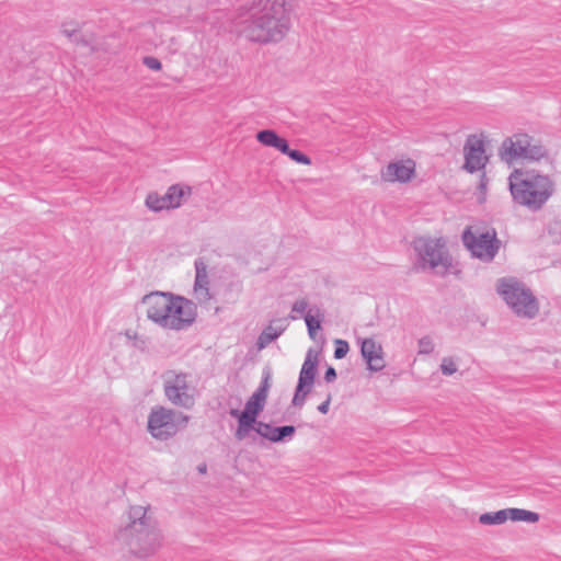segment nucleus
<instances>
[{
  "label": "nucleus",
  "instance_id": "393cba45",
  "mask_svg": "<svg viewBox=\"0 0 561 561\" xmlns=\"http://www.w3.org/2000/svg\"><path fill=\"white\" fill-rule=\"evenodd\" d=\"M271 379H272V375H271L270 369H264L263 374H262L261 383H260L259 388L254 392H256L259 394H262V396L267 398L268 390L271 388Z\"/></svg>",
  "mask_w": 561,
  "mask_h": 561
},
{
  "label": "nucleus",
  "instance_id": "f03ea898",
  "mask_svg": "<svg viewBox=\"0 0 561 561\" xmlns=\"http://www.w3.org/2000/svg\"><path fill=\"white\" fill-rule=\"evenodd\" d=\"M508 188L516 205L537 213L554 195L556 183L537 170L515 169L508 176Z\"/></svg>",
  "mask_w": 561,
  "mask_h": 561
},
{
  "label": "nucleus",
  "instance_id": "9b49d317",
  "mask_svg": "<svg viewBox=\"0 0 561 561\" xmlns=\"http://www.w3.org/2000/svg\"><path fill=\"white\" fill-rule=\"evenodd\" d=\"M191 187L180 184L172 185L164 195L149 193L146 197V206L153 211L178 208L183 204L185 197L191 195Z\"/></svg>",
  "mask_w": 561,
  "mask_h": 561
},
{
  "label": "nucleus",
  "instance_id": "ddd939ff",
  "mask_svg": "<svg viewBox=\"0 0 561 561\" xmlns=\"http://www.w3.org/2000/svg\"><path fill=\"white\" fill-rule=\"evenodd\" d=\"M415 173V162L411 159L390 162L381 170V179L386 182H409Z\"/></svg>",
  "mask_w": 561,
  "mask_h": 561
},
{
  "label": "nucleus",
  "instance_id": "dca6fc26",
  "mask_svg": "<svg viewBox=\"0 0 561 561\" xmlns=\"http://www.w3.org/2000/svg\"><path fill=\"white\" fill-rule=\"evenodd\" d=\"M255 432L263 438L268 439L272 443H279L290 439L296 432L295 426L284 425L274 427L271 424L262 421H256Z\"/></svg>",
  "mask_w": 561,
  "mask_h": 561
},
{
  "label": "nucleus",
  "instance_id": "412c9836",
  "mask_svg": "<svg viewBox=\"0 0 561 561\" xmlns=\"http://www.w3.org/2000/svg\"><path fill=\"white\" fill-rule=\"evenodd\" d=\"M511 508L500 510L497 512H490L480 515L479 522L482 525H501L507 519H511Z\"/></svg>",
  "mask_w": 561,
  "mask_h": 561
},
{
  "label": "nucleus",
  "instance_id": "a211bd4d",
  "mask_svg": "<svg viewBox=\"0 0 561 561\" xmlns=\"http://www.w3.org/2000/svg\"><path fill=\"white\" fill-rule=\"evenodd\" d=\"M266 397L253 392L245 403L244 410L231 409L229 414L231 416H244L251 421H257L259 414L263 411L266 402Z\"/></svg>",
  "mask_w": 561,
  "mask_h": 561
},
{
  "label": "nucleus",
  "instance_id": "423d86ee",
  "mask_svg": "<svg viewBox=\"0 0 561 561\" xmlns=\"http://www.w3.org/2000/svg\"><path fill=\"white\" fill-rule=\"evenodd\" d=\"M165 398L175 407L190 410L197 396L193 377L188 373L168 370L162 375Z\"/></svg>",
  "mask_w": 561,
  "mask_h": 561
},
{
  "label": "nucleus",
  "instance_id": "20e7f679",
  "mask_svg": "<svg viewBox=\"0 0 561 561\" xmlns=\"http://www.w3.org/2000/svg\"><path fill=\"white\" fill-rule=\"evenodd\" d=\"M496 290L518 318L531 320L538 316V299L523 282L503 277L497 280Z\"/></svg>",
  "mask_w": 561,
  "mask_h": 561
},
{
  "label": "nucleus",
  "instance_id": "aec40b11",
  "mask_svg": "<svg viewBox=\"0 0 561 561\" xmlns=\"http://www.w3.org/2000/svg\"><path fill=\"white\" fill-rule=\"evenodd\" d=\"M287 323L285 319H276L267 325L259 336L257 345L260 348L265 347L275 341L285 330Z\"/></svg>",
  "mask_w": 561,
  "mask_h": 561
},
{
  "label": "nucleus",
  "instance_id": "a878e982",
  "mask_svg": "<svg viewBox=\"0 0 561 561\" xmlns=\"http://www.w3.org/2000/svg\"><path fill=\"white\" fill-rule=\"evenodd\" d=\"M305 322L308 328V333L310 337H314V332L321 329V321L319 319H316L310 313H307L305 316Z\"/></svg>",
  "mask_w": 561,
  "mask_h": 561
},
{
  "label": "nucleus",
  "instance_id": "f704fd0d",
  "mask_svg": "<svg viewBox=\"0 0 561 561\" xmlns=\"http://www.w3.org/2000/svg\"><path fill=\"white\" fill-rule=\"evenodd\" d=\"M331 394H328L327 399L318 405V411L322 414H327L328 411H329V408H330V403H331Z\"/></svg>",
  "mask_w": 561,
  "mask_h": 561
},
{
  "label": "nucleus",
  "instance_id": "9d476101",
  "mask_svg": "<svg viewBox=\"0 0 561 561\" xmlns=\"http://www.w3.org/2000/svg\"><path fill=\"white\" fill-rule=\"evenodd\" d=\"M461 239L472 256L484 262L492 261L500 249V241L494 229L473 232L470 228H467L462 232Z\"/></svg>",
  "mask_w": 561,
  "mask_h": 561
},
{
  "label": "nucleus",
  "instance_id": "2f4dec72",
  "mask_svg": "<svg viewBox=\"0 0 561 561\" xmlns=\"http://www.w3.org/2000/svg\"><path fill=\"white\" fill-rule=\"evenodd\" d=\"M288 157L295 162L304 165H309L311 163V159L299 150L291 149L288 153Z\"/></svg>",
  "mask_w": 561,
  "mask_h": 561
},
{
  "label": "nucleus",
  "instance_id": "c85d7f7f",
  "mask_svg": "<svg viewBox=\"0 0 561 561\" xmlns=\"http://www.w3.org/2000/svg\"><path fill=\"white\" fill-rule=\"evenodd\" d=\"M308 307L309 304L305 298L298 299L294 302L291 307V313L302 314ZM289 318L296 320L298 317L296 314H290Z\"/></svg>",
  "mask_w": 561,
  "mask_h": 561
},
{
  "label": "nucleus",
  "instance_id": "bb28decb",
  "mask_svg": "<svg viewBox=\"0 0 561 561\" xmlns=\"http://www.w3.org/2000/svg\"><path fill=\"white\" fill-rule=\"evenodd\" d=\"M311 388H299V385H297L296 392L293 398V404L296 407H302L306 400V397L310 392Z\"/></svg>",
  "mask_w": 561,
  "mask_h": 561
},
{
  "label": "nucleus",
  "instance_id": "5701e85b",
  "mask_svg": "<svg viewBox=\"0 0 561 561\" xmlns=\"http://www.w3.org/2000/svg\"><path fill=\"white\" fill-rule=\"evenodd\" d=\"M511 520L513 522H527L537 523L539 515L535 512L526 511L523 508H511Z\"/></svg>",
  "mask_w": 561,
  "mask_h": 561
},
{
  "label": "nucleus",
  "instance_id": "7c9ffc66",
  "mask_svg": "<svg viewBox=\"0 0 561 561\" xmlns=\"http://www.w3.org/2000/svg\"><path fill=\"white\" fill-rule=\"evenodd\" d=\"M62 33L73 42H78V24L70 22V23H64L62 24Z\"/></svg>",
  "mask_w": 561,
  "mask_h": 561
},
{
  "label": "nucleus",
  "instance_id": "473e14b6",
  "mask_svg": "<svg viewBox=\"0 0 561 561\" xmlns=\"http://www.w3.org/2000/svg\"><path fill=\"white\" fill-rule=\"evenodd\" d=\"M144 65L151 70L158 71L161 69L162 65L159 59L156 57L147 56L144 58Z\"/></svg>",
  "mask_w": 561,
  "mask_h": 561
},
{
  "label": "nucleus",
  "instance_id": "72a5a7b5",
  "mask_svg": "<svg viewBox=\"0 0 561 561\" xmlns=\"http://www.w3.org/2000/svg\"><path fill=\"white\" fill-rule=\"evenodd\" d=\"M275 149H277L278 151H280L282 153L288 156L289 151L291 150L289 148V145L287 142L286 139L279 137L278 141H277V146L275 147Z\"/></svg>",
  "mask_w": 561,
  "mask_h": 561
},
{
  "label": "nucleus",
  "instance_id": "1a4fd4ad",
  "mask_svg": "<svg viewBox=\"0 0 561 561\" xmlns=\"http://www.w3.org/2000/svg\"><path fill=\"white\" fill-rule=\"evenodd\" d=\"M197 316L196 305L182 296L174 295L158 317L157 325L165 330L182 331L191 327Z\"/></svg>",
  "mask_w": 561,
  "mask_h": 561
},
{
  "label": "nucleus",
  "instance_id": "6e6552de",
  "mask_svg": "<svg viewBox=\"0 0 561 561\" xmlns=\"http://www.w3.org/2000/svg\"><path fill=\"white\" fill-rule=\"evenodd\" d=\"M190 416L164 407H154L148 415V432L159 440H167L187 426Z\"/></svg>",
  "mask_w": 561,
  "mask_h": 561
},
{
  "label": "nucleus",
  "instance_id": "c9c22d12",
  "mask_svg": "<svg viewBox=\"0 0 561 561\" xmlns=\"http://www.w3.org/2000/svg\"><path fill=\"white\" fill-rule=\"evenodd\" d=\"M336 379V371L333 367H328V369L325 370V374H324V380L327 382H332Z\"/></svg>",
  "mask_w": 561,
  "mask_h": 561
},
{
  "label": "nucleus",
  "instance_id": "e433bc0d",
  "mask_svg": "<svg viewBox=\"0 0 561 561\" xmlns=\"http://www.w3.org/2000/svg\"><path fill=\"white\" fill-rule=\"evenodd\" d=\"M420 345L422 346V352L424 353H428L432 351V345L430 341L423 339L420 341Z\"/></svg>",
  "mask_w": 561,
  "mask_h": 561
},
{
  "label": "nucleus",
  "instance_id": "6ab92c4d",
  "mask_svg": "<svg viewBox=\"0 0 561 561\" xmlns=\"http://www.w3.org/2000/svg\"><path fill=\"white\" fill-rule=\"evenodd\" d=\"M316 373H317V357L312 356V351H309L307 353V356L305 358V362L302 364V367H301V370H300V374H299V379H298V385H299V388H311L312 385H313V381H314V377H316Z\"/></svg>",
  "mask_w": 561,
  "mask_h": 561
},
{
  "label": "nucleus",
  "instance_id": "b1692460",
  "mask_svg": "<svg viewBox=\"0 0 561 561\" xmlns=\"http://www.w3.org/2000/svg\"><path fill=\"white\" fill-rule=\"evenodd\" d=\"M256 139L266 147L275 148L279 136L272 129H263L256 134Z\"/></svg>",
  "mask_w": 561,
  "mask_h": 561
},
{
  "label": "nucleus",
  "instance_id": "39448f33",
  "mask_svg": "<svg viewBox=\"0 0 561 561\" xmlns=\"http://www.w3.org/2000/svg\"><path fill=\"white\" fill-rule=\"evenodd\" d=\"M497 154L501 161L513 164L518 161H539L548 156V150L530 135L516 133L502 141Z\"/></svg>",
  "mask_w": 561,
  "mask_h": 561
},
{
  "label": "nucleus",
  "instance_id": "4be33fe9",
  "mask_svg": "<svg viewBox=\"0 0 561 561\" xmlns=\"http://www.w3.org/2000/svg\"><path fill=\"white\" fill-rule=\"evenodd\" d=\"M238 420V427L234 436L238 440L244 439L251 431H255L256 421H251L244 416H234Z\"/></svg>",
  "mask_w": 561,
  "mask_h": 561
},
{
  "label": "nucleus",
  "instance_id": "c756f323",
  "mask_svg": "<svg viewBox=\"0 0 561 561\" xmlns=\"http://www.w3.org/2000/svg\"><path fill=\"white\" fill-rule=\"evenodd\" d=\"M350 351L348 343L344 340H336L335 341V350H334V357L336 359H342L346 356V354Z\"/></svg>",
  "mask_w": 561,
  "mask_h": 561
},
{
  "label": "nucleus",
  "instance_id": "0eeeda50",
  "mask_svg": "<svg viewBox=\"0 0 561 561\" xmlns=\"http://www.w3.org/2000/svg\"><path fill=\"white\" fill-rule=\"evenodd\" d=\"M413 248L417 254L419 267L422 270L446 273L451 266V257L443 238L420 237L414 240Z\"/></svg>",
  "mask_w": 561,
  "mask_h": 561
},
{
  "label": "nucleus",
  "instance_id": "cd10ccee",
  "mask_svg": "<svg viewBox=\"0 0 561 561\" xmlns=\"http://www.w3.org/2000/svg\"><path fill=\"white\" fill-rule=\"evenodd\" d=\"M442 374L445 376H451L457 371V365L450 357H444L440 364Z\"/></svg>",
  "mask_w": 561,
  "mask_h": 561
},
{
  "label": "nucleus",
  "instance_id": "f3484780",
  "mask_svg": "<svg viewBox=\"0 0 561 561\" xmlns=\"http://www.w3.org/2000/svg\"><path fill=\"white\" fill-rule=\"evenodd\" d=\"M362 356L366 359L368 369L371 371H380L385 367L382 358L381 345L377 344L373 339H365L360 346Z\"/></svg>",
  "mask_w": 561,
  "mask_h": 561
},
{
  "label": "nucleus",
  "instance_id": "7ed1b4c3",
  "mask_svg": "<svg viewBox=\"0 0 561 561\" xmlns=\"http://www.w3.org/2000/svg\"><path fill=\"white\" fill-rule=\"evenodd\" d=\"M128 519V524L117 533V539L137 557L146 558L154 553L161 545V535L148 508L130 506Z\"/></svg>",
  "mask_w": 561,
  "mask_h": 561
},
{
  "label": "nucleus",
  "instance_id": "4c0bfd02",
  "mask_svg": "<svg viewBox=\"0 0 561 561\" xmlns=\"http://www.w3.org/2000/svg\"><path fill=\"white\" fill-rule=\"evenodd\" d=\"M197 471L202 474L206 473L207 472V466L206 463H201L197 466Z\"/></svg>",
  "mask_w": 561,
  "mask_h": 561
},
{
  "label": "nucleus",
  "instance_id": "2eb2a0df",
  "mask_svg": "<svg viewBox=\"0 0 561 561\" xmlns=\"http://www.w3.org/2000/svg\"><path fill=\"white\" fill-rule=\"evenodd\" d=\"M195 282H194V296L199 304H206L211 298L209 289V277L207 273V265L203 259L195 260Z\"/></svg>",
  "mask_w": 561,
  "mask_h": 561
},
{
  "label": "nucleus",
  "instance_id": "4468645a",
  "mask_svg": "<svg viewBox=\"0 0 561 561\" xmlns=\"http://www.w3.org/2000/svg\"><path fill=\"white\" fill-rule=\"evenodd\" d=\"M174 294L164 291H152L142 297L141 304L146 308L147 318L157 324L158 317L164 312L168 300H171Z\"/></svg>",
  "mask_w": 561,
  "mask_h": 561
},
{
  "label": "nucleus",
  "instance_id": "f8f14e48",
  "mask_svg": "<svg viewBox=\"0 0 561 561\" xmlns=\"http://www.w3.org/2000/svg\"><path fill=\"white\" fill-rule=\"evenodd\" d=\"M465 164L463 169L473 173L484 169L489 161L485 154L484 141L477 135H470L463 146Z\"/></svg>",
  "mask_w": 561,
  "mask_h": 561
},
{
  "label": "nucleus",
  "instance_id": "f257e3e1",
  "mask_svg": "<svg viewBox=\"0 0 561 561\" xmlns=\"http://www.w3.org/2000/svg\"><path fill=\"white\" fill-rule=\"evenodd\" d=\"M233 31L251 42H279L290 28L284 0H254L233 20Z\"/></svg>",
  "mask_w": 561,
  "mask_h": 561
}]
</instances>
